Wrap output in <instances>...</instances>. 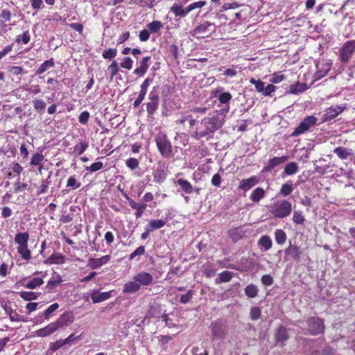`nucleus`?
<instances>
[{
	"label": "nucleus",
	"instance_id": "b1692460",
	"mask_svg": "<svg viewBox=\"0 0 355 355\" xmlns=\"http://www.w3.org/2000/svg\"><path fill=\"white\" fill-rule=\"evenodd\" d=\"M171 11L175 15V17H185L189 13V10H187V6L184 8L181 5L174 3L171 8Z\"/></svg>",
	"mask_w": 355,
	"mask_h": 355
},
{
	"label": "nucleus",
	"instance_id": "4468645a",
	"mask_svg": "<svg viewBox=\"0 0 355 355\" xmlns=\"http://www.w3.org/2000/svg\"><path fill=\"white\" fill-rule=\"evenodd\" d=\"M114 291L101 293L98 290H93L91 293V298L93 303L96 304L102 302L110 299L112 296Z\"/></svg>",
	"mask_w": 355,
	"mask_h": 355
},
{
	"label": "nucleus",
	"instance_id": "7ed1b4c3",
	"mask_svg": "<svg viewBox=\"0 0 355 355\" xmlns=\"http://www.w3.org/2000/svg\"><path fill=\"white\" fill-rule=\"evenodd\" d=\"M155 143L160 155L165 158L173 156L172 145L166 134L159 132L155 137Z\"/></svg>",
	"mask_w": 355,
	"mask_h": 355
},
{
	"label": "nucleus",
	"instance_id": "f704fd0d",
	"mask_svg": "<svg viewBox=\"0 0 355 355\" xmlns=\"http://www.w3.org/2000/svg\"><path fill=\"white\" fill-rule=\"evenodd\" d=\"M299 170L298 164L296 162H292L287 164L284 170V173L286 175H292L297 173Z\"/></svg>",
	"mask_w": 355,
	"mask_h": 355
},
{
	"label": "nucleus",
	"instance_id": "e2e57ef3",
	"mask_svg": "<svg viewBox=\"0 0 355 355\" xmlns=\"http://www.w3.org/2000/svg\"><path fill=\"white\" fill-rule=\"evenodd\" d=\"M261 282L265 286H270L273 284L274 280L270 275H264L261 277Z\"/></svg>",
	"mask_w": 355,
	"mask_h": 355
},
{
	"label": "nucleus",
	"instance_id": "c03bdc74",
	"mask_svg": "<svg viewBox=\"0 0 355 355\" xmlns=\"http://www.w3.org/2000/svg\"><path fill=\"white\" fill-rule=\"evenodd\" d=\"M88 147V142L83 141L74 146L73 153L76 155H82Z\"/></svg>",
	"mask_w": 355,
	"mask_h": 355
},
{
	"label": "nucleus",
	"instance_id": "c756f323",
	"mask_svg": "<svg viewBox=\"0 0 355 355\" xmlns=\"http://www.w3.org/2000/svg\"><path fill=\"white\" fill-rule=\"evenodd\" d=\"M334 153L341 159H345L352 155V150L340 146L336 148Z\"/></svg>",
	"mask_w": 355,
	"mask_h": 355
},
{
	"label": "nucleus",
	"instance_id": "13d9d810",
	"mask_svg": "<svg viewBox=\"0 0 355 355\" xmlns=\"http://www.w3.org/2000/svg\"><path fill=\"white\" fill-rule=\"evenodd\" d=\"M285 79V76L282 72L275 73L272 75L270 81L272 83L277 84L281 83Z\"/></svg>",
	"mask_w": 355,
	"mask_h": 355
},
{
	"label": "nucleus",
	"instance_id": "5fc2aeb1",
	"mask_svg": "<svg viewBox=\"0 0 355 355\" xmlns=\"http://www.w3.org/2000/svg\"><path fill=\"white\" fill-rule=\"evenodd\" d=\"M117 54V50L116 49H109L107 50H105L103 52V58L105 59H113L116 57Z\"/></svg>",
	"mask_w": 355,
	"mask_h": 355
},
{
	"label": "nucleus",
	"instance_id": "3c124183",
	"mask_svg": "<svg viewBox=\"0 0 355 355\" xmlns=\"http://www.w3.org/2000/svg\"><path fill=\"white\" fill-rule=\"evenodd\" d=\"M293 190V187L292 184L287 182V183L284 184L282 186V187L280 189V193L283 196L286 197V196H288V195H290L292 193Z\"/></svg>",
	"mask_w": 355,
	"mask_h": 355
},
{
	"label": "nucleus",
	"instance_id": "a18cd8bd",
	"mask_svg": "<svg viewBox=\"0 0 355 355\" xmlns=\"http://www.w3.org/2000/svg\"><path fill=\"white\" fill-rule=\"evenodd\" d=\"M250 83L254 85L257 92L263 94L265 88V83L263 81L251 78Z\"/></svg>",
	"mask_w": 355,
	"mask_h": 355
},
{
	"label": "nucleus",
	"instance_id": "39448f33",
	"mask_svg": "<svg viewBox=\"0 0 355 355\" xmlns=\"http://www.w3.org/2000/svg\"><path fill=\"white\" fill-rule=\"evenodd\" d=\"M318 121V119L314 116H308L305 117L291 133L292 137H297L309 131L312 127H314Z\"/></svg>",
	"mask_w": 355,
	"mask_h": 355
},
{
	"label": "nucleus",
	"instance_id": "a19ab883",
	"mask_svg": "<svg viewBox=\"0 0 355 355\" xmlns=\"http://www.w3.org/2000/svg\"><path fill=\"white\" fill-rule=\"evenodd\" d=\"M232 278V272L225 270L220 272L218 275V277L216 279V283L219 284L221 282H228Z\"/></svg>",
	"mask_w": 355,
	"mask_h": 355
},
{
	"label": "nucleus",
	"instance_id": "423d86ee",
	"mask_svg": "<svg viewBox=\"0 0 355 355\" xmlns=\"http://www.w3.org/2000/svg\"><path fill=\"white\" fill-rule=\"evenodd\" d=\"M355 53V40L346 41L339 51V58L343 64H347Z\"/></svg>",
	"mask_w": 355,
	"mask_h": 355
},
{
	"label": "nucleus",
	"instance_id": "603ef678",
	"mask_svg": "<svg viewBox=\"0 0 355 355\" xmlns=\"http://www.w3.org/2000/svg\"><path fill=\"white\" fill-rule=\"evenodd\" d=\"M80 182H78L75 176H70L67 182V187L73 190L77 189L80 187Z\"/></svg>",
	"mask_w": 355,
	"mask_h": 355
},
{
	"label": "nucleus",
	"instance_id": "6ab92c4d",
	"mask_svg": "<svg viewBox=\"0 0 355 355\" xmlns=\"http://www.w3.org/2000/svg\"><path fill=\"white\" fill-rule=\"evenodd\" d=\"M62 282V277L56 273L53 272L50 279L48 281L47 284L45 286V290L46 292H51L55 288H56Z\"/></svg>",
	"mask_w": 355,
	"mask_h": 355
},
{
	"label": "nucleus",
	"instance_id": "37998d69",
	"mask_svg": "<svg viewBox=\"0 0 355 355\" xmlns=\"http://www.w3.org/2000/svg\"><path fill=\"white\" fill-rule=\"evenodd\" d=\"M33 105L34 109L40 114H42L44 112V110L46 106V104L44 102V101H43L42 99L33 100Z\"/></svg>",
	"mask_w": 355,
	"mask_h": 355
},
{
	"label": "nucleus",
	"instance_id": "2eb2a0df",
	"mask_svg": "<svg viewBox=\"0 0 355 355\" xmlns=\"http://www.w3.org/2000/svg\"><path fill=\"white\" fill-rule=\"evenodd\" d=\"M111 259L110 255H104L101 258H89L87 266L92 269H98L106 264Z\"/></svg>",
	"mask_w": 355,
	"mask_h": 355
},
{
	"label": "nucleus",
	"instance_id": "864d4df0",
	"mask_svg": "<svg viewBox=\"0 0 355 355\" xmlns=\"http://www.w3.org/2000/svg\"><path fill=\"white\" fill-rule=\"evenodd\" d=\"M43 159H44L43 155L41 153H37L32 157L30 164L31 166L40 165V164Z\"/></svg>",
	"mask_w": 355,
	"mask_h": 355
},
{
	"label": "nucleus",
	"instance_id": "cd10ccee",
	"mask_svg": "<svg viewBox=\"0 0 355 355\" xmlns=\"http://www.w3.org/2000/svg\"><path fill=\"white\" fill-rule=\"evenodd\" d=\"M130 206L136 209L135 216L137 218H139L144 214V209L146 208V205L144 203H137L134 200H131L130 201Z\"/></svg>",
	"mask_w": 355,
	"mask_h": 355
},
{
	"label": "nucleus",
	"instance_id": "de8ad7c7",
	"mask_svg": "<svg viewBox=\"0 0 355 355\" xmlns=\"http://www.w3.org/2000/svg\"><path fill=\"white\" fill-rule=\"evenodd\" d=\"M275 241L279 245H282L286 240V233L282 230H277L275 233Z\"/></svg>",
	"mask_w": 355,
	"mask_h": 355
},
{
	"label": "nucleus",
	"instance_id": "a211bd4d",
	"mask_svg": "<svg viewBox=\"0 0 355 355\" xmlns=\"http://www.w3.org/2000/svg\"><path fill=\"white\" fill-rule=\"evenodd\" d=\"M150 56L144 57L140 62L139 66L134 70V73L139 77L144 76L149 67Z\"/></svg>",
	"mask_w": 355,
	"mask_h": 355
},
{
	"label": "nucleus",
	"instance_id": "4d7b16f0",
	"mask_svg": "<svg viewBox=\"0 0 355 355\" xmlns=\"http://www.w3.org/2000/svg\"><path fill=\"white\" fill-rule=\"evenodd\" d=\"M139 160L133 157L128 158L125 162L126 166L131 170L136 169L139 166Z\"/></svg>",
	"mask_w": 355,
	"mask_h": 355
},
{
	"label": "nucleus",
	"instance_id": "412c9836",
	"mask_svg": "<svg viewBox=\"0 0 355 355\" xmlns=\"http://www.w3.org/2000/svg\"><path fill=\"white\" fill-rule=\"evenodd\" d=\"M73 320V316L70 313H64L62 314L55 322L60 329L64 326L70 324Z\"/></svg>",
	"mask_w": 355,
	"mask_h": 355
},
{
	"label": "nucleus",
	"instance_id": "49530a36",
	"mask_svg": "<svg viewBox=\"0 0 355 355\" xmlns=\"http://www.w3.org/2000/svg\"><path fill=\"white\" fill-rule=\"evenodd\" d=\"M232 96L230 92H223L218 95V100L221 104L227 105V111L229 110V102L232 99Z\"/></svg>",
	"mask_w": 355,
	"mask_h": 355
},
{
	"label": "nucleus",
	"instance_id": "8fccbe9b",
	"mask_svg": "<svg viewBox=\"0 0 355 355\" xmlns=\"http://www.w3.org/2000/svg\"><path fill=\"white\" fill-rule=\"evenodd\" d=\"M59 304L58 303L52 304L51 306H49L44 312L43 315L44 317L45 320H49L51 314L59 308Z\"/></svg>",
	"mask_w": 355,
	"mask_h": 355
},
{
	"label": "nucleus",
	"instance_id": "f8f14e48",
	"mask_svg": "<svg viewBox=\"0 0 355 355\" xmlns=\"http://www.w3.org/2000/svg\"><path fill=\"white\" fill-rule=\"evenodd\" d=\"M288 159L287 155H283L282 157H275L268 160V164L263 168V172H270L277 166L286 162Z\"/></svg>",
	"mask_w": 355,
	"mask_h": 355
},
{
	"label": "nucleus",
	"instance_id": "a878e982",
	"mask_svg": "<svg viewBox=\"0 0 355 355\" xmlns=\"http://www.w3.org/2000/svg\"><path fill=\"white\" fill-rule=\"evenodd\" d=\"M175 184L180 187L182 191L187 194H190L193 192V187L191 184L187 180L182 178L178 179L175 182Z\"/></svg>",
	"mask_w": 355,
	"mask_h": 355
},
{
	"label": "nucleus",
	"instance_id": "9d476101",
	"mask_svg": "<svg viewBox=\"0 0 355 355\" xmlns=\"http://www.w3.org/2000/svg\"><path fill=\"white\" fill-rule=\"evenodd\" d=\"M132 279L137 281L140 288L141 286H148L151 285L153 282V275L147 272H139L134 275Z\"/></svg>",
	"mask_w": 355,
	"mask_h": 355
},
{
	"label": "nucleus",
	"instance_id": "aec40b11",
	"mask_svg": "<svg viewBox=\"0 0 355 355\" xmlns=\"http://www.w3.org/2000/svg\"><path fill=\"white\" fill-rule=\"evenodd\" d=\"M66 257L60 252H53L46 261V264H62L64 263Z\"/></svg>",
	"mask_w": 355,
	"mask_h": 355
},
{
	"label": "nucleus",
	"instance_id": "f3484780",
	"mask_svg": "<svg viewBox=\"0 0 355 355\" xmlns=\"http://www.w3.org/2000/svg\"><path fill=\"white\" fill-rule=\"evenodd\" d=\"M259 182V178L256 176H252L248 179H243L240 181L239 189L247 191Z\"/></svg>",
	"mask_w": 355,
	"mask_h": 355
},
{
	"label": "nucleus",
	"instance_id": "bf43d9fd",
	"mask_svg": "<svg viewBox=\"0 0 355 355\" xmlns=\"http://www.w3.org/2000/svg\"><path fill=\"white\" fill-rule=\"evenodd\" d=\"M133 60L130 57H125L120 63L121 67L130 70L132 67Z\"/></svg>",
	"mask_w": 355,
	"mask_h": 355
},
{
	"label": "nucleus",
	"instance_id": "7c9ffc66",
	"mask_svg": "<svg viewBox=\"0 0 355 355\" xmlns=\"http://www.w3.org/2000/svg\"><path fill=\"white\" fill-rule=\"evenodd\" d=\"M55 65L54 60L51 58L48 60L44 61L37 69L35 74L40 75L49 69L50 68L53 67Z\"/></svg>",
	"mask_w": 355,
	"mask_h": 355
},
{
	"label": "nucleus",
	"instance_id": "4c0bfd02",
	"mask_svg": "<svg viewBox=\"0 0 355 355\" xmlns=\"http://www.w3.org/2000/svg\"><path fill=\"white\" fill-rule=\"evenodd\" d=\"M150 33H157L162 28L163 24L160 21L155 20L146 26Z\"/></svg>",
	"mask_w": 355,
	"mask_h": 355
},
{
	"label": "nucleus",
	"instance_id": "2f4dec72",
	"mask_svg": "<svg viewBox=\"0 0 355 355\" xmlns=\"http://www.w3.org/2000/svg\"><path fill=\"white\" fill-rule=\"evenodd\" d=\"M308 89V87L306 84L296 83L292 85H291L289 89V93L292 94H299L300 93L304 92Z\"/></svg>",
	"mask_w": 355,
	"mask_h": 355
},
{
	"label": "nucleus",
	"instance_id": "338daca9",
	"mask_svg": "<svg viewBox=\"0 0 355 355\" xmlns=\"http://www.w3.org/2000/svg\"><path fill=\"white\" fill-rule=\"evenodd\" d=\"M145 252V248L144 246L138 247L132 253L130 254L129 259L132 260L137 256L142 255Z\"/></svg>",
	"mask_w": 355,
	"mask_h": 355
},
{
	"label": "nucleus",
	"instance_id": "58836bf2",
	"mask_svg": "<svg viewBox=\"0 0 355 355\" xmlns=\"http://www.w3.org/2000/svg\"><path fill=\"white\" fill-rule=\"evenodd\" d=\"M17 252L20 254L22 259L29 261L31 257V250L28 249V245L17 248Z\"/></svg>",
	"mask_w": 355,
	"mask_h": 355
},
{
	"label": "nucleus",
	"instance_id": "69168bd1",
	"mask_svg": "<svg viewBox=\"0 0 355 355\" xmlns=\"http://www.w3.org/2000/svg\"><path fill=\"white\" fill-rule=\"evenodd\" d=\"M29 1L33 9L36 11L42 9L44 7L43 0H29Z\"/></svg>",
	"mask_w": 355,
	"mask_h": 355
},
{
	"label": "nucleus",
	"instance_id": "473e14b6",
	"mask_svg": "<svg viewBox=\"0 0 355 355\" xmlns=\"http://www.w3.org/2000/svg\"><path fill=\"white\" fill-rule=\"evenodd\" d=\"M166 223V220L162 219L150 220L146 226L150 229L151 232L163 227Z\"/></svg>",
	"mask_w": 355,
	"mask_h": 355
},
{
	"label": "nucleus",
	"instance_id": "09e8293b",
	"mask_svg": "<svg viewBox=\"0 0 355 355\" xmlns=\"http://www.w3.org/2000/svg\"><path fill=\"white\" fill-rule=\"evenodd\" d=\"M19 295L26 301H31L38 297V294L32 291H22L19 293Z\"/></svg>",
	"mask_w": 355,
	"mask_h": 355
},
{
	"label": "nucleus",
	"instance_id": "774afa93",
	"mask_svg": "<svg viewBox=\"0 0 355 355\" xmlns=\"http://www.w3.org/2000/svg\"><path fill=\"white\" fill-rule=\"evenodd\" d=\"M222 182V178L219 173H216L213 175L211 183L213 186L219 187Z\"/></svg>",
	"mask_w": 355,
	"mask_h": 355
},
{
	"label": "nucleus",
	"instance_id": "bb28decb",
	"mask_svg": "<svg viewBox=\"0 0 355 355\" xmlns=\"http://www.w3.org/2000/svg\"><path fill=\"white\" fill-rule=\"evenodd\" d=\"M266 191L261 187H257L253 190L250 196V199L253 202H259L265 197Z\"/></svg>",
	"mask_w": 355,
	"mask_h": 355
},
{
	"label": "nucleus",
	"instance_id": "6e6d98bb",
	"mask_svg": "<svg viewBox=\"0 0 355 355\" xmlns=\"http://www.w3.org/2000/svg\"><path fill=\"white\" fill-rule=\"evenodd\" d=\"M108 70L110 73V78L112 79L119 71L118 63L116 60L112 61L111 64L108 67Z\"/></svg>",
	"mask_w": 355,
	"mask_h": 355
},
{
	"label": "nucleus",
	"instance_id": "f257e3e1",
	"mask_svg": "<svg viewBox=\"0 0 355 355\" xmlns=\"http://www.w3.org/2000/svg\"><path fill=\"white\" fill-rule=\"evenodd\" d=\"M225 116L222 114L209 115L201 121L193 137L196 139H200L212 135L223 126Z\"/></svg>",
	"mask_w": 355,
	"mask_h": 355
},
{
	"label": "nucleus",
	"instance_id": "680f3d73",
	"mask_svg": "<svg viewBox=\"0 0 355 355\" xmlns=\"http://www.w3.org/2000/svg\"><path fill=\"white\" fill-rule=\"evenodd\" d=\"M103 166V164L101 162H97L93 163L91 166H87L86 170L91 173H94L101 170Z\"/></svg>",
	"mask_w": 355,
	"mask_h": 355
},
{
	"label": "nucleus",
	"instance_id": "ea45409f",
	"mask_svg": "<svg viewBox=\"0 0 355 355\" xmlns=\"http://www.w3.org/2000/svg\"><path fill=\"white\" fill-rule=\"evenodd\" d=\"M259 246L264 248V250H268L272 247V240L268 236H261L258 242Z\"/></svg>",
	"mask_w": 355,
	"mask_h": 355
},
{
	"label": "nucleus",
	"instance_id": "ddd939ff",
	"mask_svg": "<svg viewBox=\"0 0 355 355\" xmlns=\"http://www.w3.org/2000/svg\"><path fill=\"white\" fill-rule=\"evenodd\" d=\"M58 327L55 324V322L49 323L46 327L41 328L40 329H37L35 331V336L37 337H46L51 334H53L54 332H55L58 329Z\"/></svg>",
	"mask_w": 355,
	"mask_h": 355
},
{
	"label": "nucleus",
	"instance_id": "0e129e2a",
	"mask_svg": "<svg viewBox=\"0 0 355 355\" xmlns=\"http://www.w3.org/2000/svg\"><path fill=\"white\" fill-rule=\"evenodd\" d=\"M206 3L207 2L205 1H200L192 3L187 6V10H189L190 12L193 10L202 8L204 6L206 5Z\"/></svg>",
	"mask_w": 355,
	"mask_h": 355
},
{
	"label": "nucleus",
	"instance_id": "393cba45",
	"mask_svg": "<svg viewBox=\"0 0 355 355\" xmlns=\"http://www.w3.org/2000/svg\"><path fill=\"white\" fill-rule=\"evenodd\" d=\"M29 234L28 232H19L15 236V242L18 245L17 247L28 245Z\"/></svg>",
	"mask_w": 355,
	"mask_h": 355
},
{
	"label": "nucleus",
	"instance_id": "6e6552de",
	"mask_svg": "<svg viewBox=\"0 0 355 355\" xmlns=\"http://www.w3.org/2000/svg\"><path fill=\"white\" fill-rule=\"evenodd\" d=\"M308 331L312 335L319 334L324 331L323 321L318 317L310 318L307 320Z\"/></svg>",
	"mask_w": 355,
	"mask_h": 355
},
{
	"label": "nucleus",
	"instance_id": "72a5a7b5",
	"mask_svg": "<svg viewBox=\"0 0 355 355\" xmlns=\"http://www.w3.org/2000/svg\"><path fill=\"white\" fill-rule=\"evenodd\" d=\"M292 220L295 225H303L306 220L305 216L301 210H294Z\"/></svg>",
	"mask_w": 355,
	"mask_h": 355
},
{
	"label": "nucleus",
	"instance_id": "79ce46f5",
	"mask_svg": "<svg viewBox=\"0 0 355 355\" xmlns=\"http://www.w3.org/2000/svg\"><path fill=\"white\" fill-rule=\"evenodd\" d=\"M245 295L250 298L255 297L258 294L257 286L254 284H249L245 288Z\"/></svg>",
	"mask_w": 355,
	"mask_h": 355
},
{
	"label": "nucleus",
	"instance_id": "20e7f679",
	"mask_svg": "<svg viewBox=\"0 0 355 355\" xmlns=\"http://www.w3.org/2000/svg\"><path fill=\"white\" fill-rule=\"evenodd\" d=\"M159 105V95L158 87H153L148 96L146 103L148 116H153L157 110Z\"/></svg>",
	"mask_w": 355,
	"mask_h": 355
},
{
	"label": "nucleus",
	"instance_id": "1a4fd4ad",
	"mask_svg": "<svg viewBox=\"0 0 355 355\" xmlns=\"http://www.w3.org/2000/svg\"><path fill=\"white\" fill-rule=\"evenodd\" d=\"M316 71L315 73V79H320L323 78L327 72L331 69V63L329 60H319L316 64Z\"/></svg>",
	"mask_w": 355,
	"mask_h": 355
},
{
	"label": "nucleus",
	"instance_id": "c85d7f7f",
	"mask_svg": "<svg viewBox=\"0 0 355 355\" xmlns=\"http://www.w3.org/2000/svg\"><path fill=\"white\" fill-rule=\"evenodd\" d=\"M275 338L277 343H284L288 339V334L286 328L280 326L275 334Z\"/></svg>",
	"mask_w": 355,
	"mask_h": 355
},
{
	"label": "nucleus",
	"instance_id": "0eeeda50",
	"mask_svg": "<svg viewBox=\"0 0 355 355\" xmlns=\"http://www.w3.org/2000/svg\"><path fill=\"white\" fill-rule=\"evenodd\" d=\"M215 31V26L210 21H203L195 27L193 35L205 37Z\"/></svg>",
	"mask_w": 355,
	"mask_h": 355
},
{
	"label": "nucleus",
	"instance_id": "5701e85b",
	"mask_svg": "<svg viewBox=\"0 0 355 355\" xmlns=\"http://www.w3.org/2000/svg\"><path fill=\"white\" fill-rule=\"evenodd\" d=\"M168 175L167 171L162 167L156 168L153 173L154 182L161 184L164 182Z\"/></svg>",
	"mask_w": 355,
	"mask_h": 355
},
{
	"label": "nucleus",
	"instance_id": "c9c22d12",
	"mask_svg": "<svg viewBox=\"0 0 355 355\" xmlns=\"http://www.w3.org/2000/svg\"><path fill=\"white\" fill-rule=\"evenodd\" d=\"M301 252L300 248L296 245H290L286 250L285 254L293 259H298Z\"/></svg>",
	"mask_w": 355,
	"mask_h": 355
},
{
	"label": "nucleus",
	"instance_id": "e433bc0d",
	"mask_svg": "<svg viewBox=\"0 0 355 355\" xmlns=\"http://www.w3.org/2000/svg\"><path fill=\"white\" fill-rule=\"evenodd\" d=\"M44 284V281L41 277H34L28 281L24 285L28 289H35Z\"/></svg>",
	"mask_w": 355,
	"mask_h": 355
},
{
	"label": "nucleus",
	"instance_id": "f03ea898",
	"mask_svg": "<svg viewBox=\"0 0 355 355\" xmlns=\"http://www.w3.org/2000/svg\"><path fill=\"white\" fill-rule=\"evenodd\" d=\"M270 212L277 218L288 216L292 211V205L286 200H279L269 207Z\"/></svg>",
	"mask_w": 355,
	"mask_h": 355
},
{
	"label": "nucleus",
	"instance_id": "4be33fe9",
	"mask_svg": "<svg viewBox=\"0 0 355 355\" xmlns=\"http://www.w3.org/2000/svg\"><path fill=\"white\" fill-rule=\"evenodd\" d=\"M141 288L137 281H130L123 285V293L127 294H132L139 291Z\"/></svg>",
	"mask_w": 355,
	"mask_h": 355
},
{
	"label": "nucleus",
	"instance_id": "9b49d317",
	"mask_svg": "<svg viewBox=\"0 0 355 355\" xmlns=\"http://www.w3.org/2000/svg\"><path fill=\"white\" fill-rule=\"evenodd\" d=\"M345 107L343 105H332L325 110L323 114L324 121H330L336 118L339 114L343 112Z\"/></svg>",
	"mask_w": 355,
	"mask_h": 355
},
{
	"label": "nucleus",
	"instance_id": "052dcab7",
	"mask_svg": "<svg viewBox=\"0 0 355 355\" xmlns=\"http://www.w3.org/2000/svg\"><path fill=\"white\" fill-rule=\"evenodd\" d=\"M261 311L260 308H259V307L253 306L250 309V318L252 320H258L261 316Z\"/></svg>",
	"mask_w": 355,
	"mask_h": 355
},
{
	"label": "nucleus",
	"instance_id": "dca6fc26",
	"mask_svg": "<svg viewBox=\"0 0 355 355\" xmlns=\"http://www.w3.org/2000/svg\"><path fill=\"white\" fill-rule=\"evenodd\" d=\"M211 333L214 339H220L225 336V332L222 321L216 320L211 324Z\"/></svg>",
	"mask_w": 355,
	"mask_h": 355
}]
</instances>
